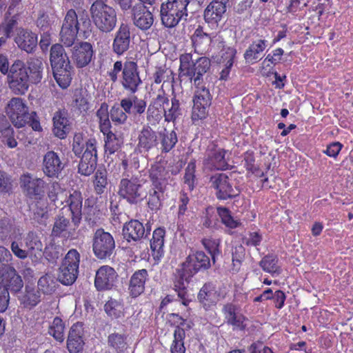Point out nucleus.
I'll list each match as a JSON object with an SVG mask.
<instances>
[{"label": "nucleus", "mask_w": 353, "mask_h": 353, "mask_svg": "<svg viewBox=\"0 0 353 353\" xmlns=\"http://www.w3.org/2000/svg\"><path fill=\"white\" fill-rule=\"evenodd\" d=\"M80 21L83 28H90V20L87 14L79 20L75 10L70 8L66 12L59 32V40L65 46L71 47L74 43L80 30Z\"/></svg>", "instance_id": "obj_1"}, {"label": "nucleus", "mask_w": 353, "mask_h": 353, "mask_svg": "<svg viewBox=\"0 0 353 353\" xmlns=\"http://www.w3.org/2000/svg\"><path fill=\"white\" fill-rule=\"evenodd\" d=\"M190 0H167L161 5L160 16L162 24L168 28L176 27L188 15Z\"/></svg>", "instance_id": "obj_2"}, {"label": "nucleus", "mask_w": 353, "mask_h": 353, "mask_svg": "<svg viewBox=\"0 0 353 353\" xmlns=\"http://www.w3.org/2000/svg\"><path fill=\"white\" fill-rule=\"evenodd\" d=\"M7 82L11 92L15 95L25 94L30 87V76L26 63L16 59L10 65V72L7 76Z\"/></svg>", "instance_id": "obj_3"}, {"label": "nucleus", "mask_w": 353, "mask_h": 353, "mask_svg": "<svg viewBox=\"0 0 353 353\" xmlns=\"http://www.w3.org/2000/svg\"><path fill=\"white\" fill-rule=\"evenodd\" d=\"M144 181L140 176L130 175L121 179L119 184L118 195L130 204H137L144 197Z\"/></svg>", "instance_id": "obj_4"}, {"label": "nucleus", "mask_w": 353, "mask_h": 353, "mask_svg": "<svg viewBox=\"0 0 353 353\" xmlns=\"http://www.w3.org/2000/svg\"><path fill=\"white\" fill-rule=\"evenodd\" d=\"M91 18L96 28L103 33H110L117 23V14L115 8L108 5L90 9Z\"/></svg>", "instance_id": "obj_5"}, {"label": "nucleus", "mask_w": 353, "mask_h": 353, "mask_svg": "<svg viewBox=\"0 0 353 353\" xmlns=\"http://www.w3.org/2000/svg\"><path fill=\"white\" fill-rule=\"evenodd\" d=\"M80 257L76 249H70L65 254L58 274V279L62 284L70 285L75 282L79 274Z\"/></svg>", "instance_id": "obj_6"}, {"label": "nucleus", "mask_w": 353, "mask_h": 353, "mask_svg": "<svg viewBox=\"0 0 353 353\" xmlns=\"http://www.w3.org/2000/svg\"><path fill=\"white\" fill-rule=\"evenodd\" d=\"M92 252L99 260L110 259L115 249L113 236L103 228L97 229L94 233L92 244Z\"/></svg>", "instance_id": "obj_7"}, {"label": "nucleus", "mask_w": 353, "mask_h": 353, "mask_svg": "<svg viewBox=\"0 0 353 353\" xmlns=\"http://www.w3.org/2000/svg\"><path fill=\"white\" fill-rule=\"evenodd\" d=\"M193 274L181 264L176 270L172 279V289L176 293L179 301L185 307H188L192 299L187 285L192 281Z\"/></svg>", "instance_id": "obj_8"}, {"label": "nucleus", "mask_w": 353, "mask_h": 353, "mask_svg": "<svg viewBox=\"0 0 353 353\" xmlns=\"http://www.w3.org/2000/svg\"><path fill=\"white\" fill-rule=\"evenodd\" d=\"M193 97V106L191 119L193 122L205 119L208 115L209 108L212 103V97L209 89L205 86L196 87Z\"/></svg>", "instance_id": "obj_9"}, {"label": "nucleus", "mask_w": 353, "mask_h": 353, "mask_svg": "<svg viewBox=\"0 0 353 353\" xmlns=\"http://www.w3.org/2000/svg\"><path fill=\"white\" fill-rule=\"evenodd\" d=\"M6 113L12 123L18 128L24 127L31 119L24 100L19 97H13L8 101Z\"/></svg>", "instance_id": "obj_10"}, {"label": "nucleus", "mask_w": 353, "mask_h": 353, "mask_svg": "<svg viewBox=\"0 0 353 353\" xmlns=\"http://www.w3.org/2000/svg\"><path fill=\"white\" fill-rule=\"evenodd\" d=\"M228 150L219 148L216 144L212 143L208 145L203 164L205 168L213 170H227L230 168L228 159L226 154Z\"/></svg>", "instance_id": "obj_11"}, {"label": "nucleus", "mask_w": 353, "mask_h": 353, "mask_svg": "<svg viewBox=\"0 0 353 353\" xmlns=\"http://www.w3.org/2000/svg\"><path fill=\"white\" fill-rule=\"evenodd\" d=\"M211 187L216 190L219 200L233 199L239 195V190L233 185L232 179L225 173H216L210 178Z\"/></svg>", "instance_id": "obj_12"}, {"label": "nucleus", "mask_w": 353, "mask_h": 353, "mask_svg": "<svg viewBox=\"0 0 353 353\" xmlns=\"http://www.w3.org/2000/svg\"><path fill=\"white\" fill-rule=\"evenodd\" d=\"M229 6V0H212L203 11V19L208 25L217 28L225 18Z\"/></svg>", "instance_id": "obj_13"}, {"label": "nucleus", "mask_w": 353, "mask_h": 353, "mask_svg": "<svg viewBox=\"0 0 353 353\" xmlns=\"http://www.w3.org/2000/svg\"><path fill=\"white\" fill-rule=\"evenodd\" d=\"M142 83L139 75L138 65L134 61H126L123 63V69L121 79V84L124 90L134 94Z\"/></svg>", "instance_id": "obj_14"}, {"label": "nucleus", "mask_w": 353, "mask_h": 353, "mask_svg": "<svg viewBox=\"0 0 353 353\" xmlns=\"http://www.w3.org/2000/svg\"><path fill=\"white\" fill-rule=\"evenodd\" d=\"M65 205L61 209V214L70 212L69 216L74 227H79L82 219L83 196L79 190H73L65 199Z\"/></svg>", "instance_id": "obj_15"}, {"label": "nucleus", "mask_w": 353, "mask_h": 353, "mask_svg": "<svg viewBox=\"0 0 353 353\" xmlns=\"http://www.w3.org/2000/svg\"><path fill=\"white\" fill-rule=\"evenodd\" d=\"M117 279L116 270L110 265H103L96 271L94 287L99 292L109 291L116 285Z\"/></svg>", "instance_id": "obj_16"}, {"label": "nucleus", "mask_w": 353, "mask_h": 353, "mask_svg": "<svg viewBox=\"0 0 353 353\" xmlns=\"http://www.w3.org/2000/svg\"><path fill=\"white\" fill-rule=\"evenodd\" d=\"M225 323L232 326L233 330L244 331L247 325L248 318L243 314L238 305L233 303H227L221 309Z\"/></svg>", "instance_id": "obj_17"}, {"label": "nucleus", "mask_w": 353, "mask_h": 353, "mask_svg": "<svg viewBox=\"0 0 353 353\" xmlns=\"http://www.w3.org/2000/svg\"><path fill=\"white\" fill-rule=\"evenodd\" d=\"M97 164V140H91L88 142V148L81 155L78 166L79 172L84 176H90L94 172Z\"/></svg>", "instance_id": "obj_18"}, {"label": "nucleus", "mask_w": 353, "mask_h": 353, "mask_svg": "<svg viewBox=\"0 0 353 353\" xmlns=\"http://www.w3.org/2000/svg\"><path fill=\"white\" fill-rule=\"evenodd\" d=\"M131 18L134 26L144 32L152 26L154 21L152 12L142 3L134 5Z\"/></svg>", "instance_id": "obj_19"}, {"label": "nucleus", "mask_w": 353, "mask_h": 353, "mask_svg": "<svg viewBox=\"0 0 353 353\" xmlns=\"http://www.w3.org/2000/svg\"><path fill=\"white\" fill-rule=\"evenodd\" d=\"M194 276L199 272L208 270L211 267L210 257L203 251H196L190 254L181 263Z\"/></svg>", "instance_id": "obj_20"}, {"label": "nucleus", "mask_w": 353, "mask_h": 353, "mask_svg": "<svg viewBox=\"0 0 353 353\" xmlns=\"http://www.w3.org/2000/svg\"><path fill=\"white\" fill-rule=\"evenodd\" d=\"M45 181L39 178L32 179L30 174L21 177V186L26 195L31 199H41L44 195Z\"/></svg>", "instance_id": "obj_21"}, {"label": "nucleus", "mask_w": 353, "mask_h": 353, "mask_svg": "<svg viewBox=\"0 0 353 353\" xmlns=\"http://www.w3.org/2000/svg\"><path fill=\"white\" fill-rule=\"evenodd\" d=\"M137 148L140 152H149L159 144L157 132L152 127L145 124L138 133Z\"/></svg>", "instance_id": "obj_22"}, {"label": "nucleus", "mask_w": 353, "mask_h": 353, "mask_svg": "<svg viewBox=\"0 0 353 353\" xmlns=\"http://www.w3.org/2000/svg\"><path fill=\"white\" fill-rule=\"evenodd\" d=\"M65 167L59 155L54 151L47 152L43 158L42 171L49 178H58Z\"/></svg>", "instance_id": "obj_23"}, {"label": "nucleus", "mask_w": 353, "mask_h": 353, "mask_svg": "<svg viewBox=\"0 0 353 353\" xmlns=\"http://www.w3.org/2000/svg\"><path fill=\"white\" fill-rule=\"evenodd\" d=\"M14 41L21 50L32 53L37 47L38 36L29 29L19 28L17 30Z\"/></svg>", "instance_id": "obj_24"}, {"label": "nucleus", "mask_w": 353, "mask_h": 353, "mask_svg": "<svg viewBox=\"0 0 353 353\" xmlns=\"http://www.w3.org/2000/svg\"><path fill=\"white\" fill-rule=\"evenodd\" d=\"M83 335V324L80 322L74 323L67 339V348L70 353H81L83 351L85 345Z\"/></svg>", "instance_id": "obj_25"}, {"label": "nucleus", "mask_w": 353, "mask_h": 353, "mask_svg": "<svg viewBox=\"0 0 353 353\" xmlns=\"http://www.w3.org/2000/svg\"><path fill=\"white\" fill-rule=\"evenodd\" d=\"M149 280L148 272L146 269L136 270L130 276L128 283V293L132 298H137L145 290L146 282Z\"/></svg>", "instance_id": "obj_26"}, {"label": "nucleus", "mask_w": 353, "mask_h": 353, "mask_svg": "<svg viewBox=\"0 0 353 353\" xmlns=\"http://www.w3.org/2000/svg\"><path fill=\"white\" fill-rule=\"evenodd\" d=\"M131 42L130 29L127 23H122L117 31L112 43V50L117 55H122L130 48Z\"/></svg>", "instance_id": "obj_27"}, {"label": "nucleus", "mask_w": 353, "mask_h": 353, "mask_svg": "<svg viewBox=\"0 0 353 353\" xmlns=\"http://www.w3.org/2000/svg\"><path fill=\"white\" fill-rule=\"evenodd\" d=\"M169 172L165 166L161 162H155L149 170V178L152 188L159 190H165L168 185Z\"/></svg>", "instance_id": "obj_28"}, {"label": "nucleus", "mask_w": 353, "mask_h": 353, "mask_svg": "<svg viewBox=\"0 0 353 353\" xmlns=\"http://www.w3.org/2000/svg\"><path fill=\"white\" fill-rule=\"evenodd\" d=\"M93 54L92 46L88 42L82 41L74 47L72 58L77 67L81 68L90 63Z\"/></svg>", "instance_id": "obj_29"}, {"label": "nucleus", "mask_w": 353, "mask_h": 353, "mask_svg": "<svg viewBox=\"0 0 353 353\" xmlns=\"http://www.w3.org/2000/svg\"><path fill=\"white\" fill-rule=\"evenodd\" d=\"M145 234L143 224L137 219H131L124 223L122 235L127 242H137L141 240Z\"/></svg>", "instance_id": "obj_30"}, {"label": "nucleus", "mask_w": 353, "mask_h": 353, "mask_svg": "<svg viewBox=\"0 0 353 353\" xmlns=\"http://www.w3.org/2000/svg\"><path fill=\"white\" fill-rule=\"evenodd\" d=\"M0 283L4 285L12 292H19L23 286V282L14 268L7 267L4 272H0Z\"/></svg>", "instance_id": "obj_31"}, {"label": "nucleus", "mask_w": 353, "mask_h": 353, "mask_svg": "<svg viewBox=\"0 0 353 353\" xmlns=\"http://www.w3.org/2000/svg\"><path fill=\"white\" fill-rule=\"evenodd\" d=\"M0 143L8 148H15L18 145L13 128L6 117L1 114H0Z\"/></svg>", "instance_id": "obj_32"}, {"label": "nucleus", "mask_w": 353, "mask_h": 353, "mask_svg": "<svg viewBox=\"0 0 353 353\" xmlns=\"http://www.w3.org/2000/svg\"><path fill=\"white\" fill-rule=\"evenodd\" d=\"M165 230L163 228H158L153 231L150 240L152 256L155 261H159L164 255Z\"/></svg>", "instance_id": "obj_33"}, {"label": "nucleus", "mask_w": 353, "mask_h": 353, "mask_svg": "<svg viewBox=\"0 0 353 353\" xmlns=\"http://www.w3.org/2000/svg\"><path fill=\"white\" fill-rule=\"evenodd\" d=\"M21 236L19 228L10 218L4 216L0 219V241L6 243Z\"/></svg>", "instance_id": "obj_34"}, {"label": "nucleus", "mask_w": 353, "mask_h": 353, "mask_svg": "<svg viewBox=\"0 0 353 353\" xmlns=\"http://www.w3.org/2000/svg\"><path fill=\"white\" fill-rule=\"evenodd\" d=\"M215 285L212 283H205L198 293V300L205 310L215 306L217 302L216 298Z\"/></svg>", "instance_id": "obj_35"}, {"label": "nucleus", "mask_w": 353, "mask_h": 353, "mask_svg": "<svg viewBox=\"0 0 353 353\" xmlns=\"http://www.w3.org/2000/svg\"><path fill=\"white\" fill-rule=\"evenodd\" d=\"M104 136V151L107 155L119 152L123 147L124 139L122 134L114 133L111 130L103 133Z\"/></svg>", "instance_id": "obj_36"}, {"label": "nucleus", "mask_w": 353, "mask_h": 353, "mask_svg": "<svg viewBox=\"0 0 353 353\" xmlns=\"http://www.w3.org/2000/svg\"><path fill=\"white\" fill-rule=\"evenodd\" d=\"M53 132L54 135L63 139L66 137L70 130V122L64 111H57L52 118Z\"/></svg>", "instance_id": "obj_37"}, {"label": "nucleus", "mask_w": 353, "mask_h": 353, "mask_svg": "<svg viewBox=\"0 0 353 353\" xmlns=\"http://www.w3.org/2000/svg\"><path fill=\"white\" fill-rule=\"evenodd\" d=\"M120 105L125 112L134 115H141L145 112L147 107L146 101L137 96L122 99Z\"/></svg>", "instance_id": "obj_38"}, {"label": "nucleus", "mask_w": 353, "mask_h": 353, "mask_svg": "<svg viewBox=\"0 0 353 353\" xmlns=\"http://www.w3.org/2000/svg\"><path fill=\"white\" fill-rule=\"evenodd\" d=\"M50 61L52 69L66 66L70 64L69 58L63 46L60 43L53 44L50 48Z\"/></svg>", "instance_id": "obj_39"}, {"label": "nucleus", "mask_w": 353, "mask_h": 353, "mask_svg": "<svg viewBox=\"0 0 353 353\" xmlns=\"http://www.w3.org/2000/svg\"><path fill=\"white\" fill-rule=\"evenodd\" d=\"M194 65L192 83L195 87H198L203 83V75L210 69L211 61L206 57H201L196 60Z\"/></svg>", "instance_id": "obj_40"}, {"label": "nucleus", "mask_w": 353, "mask_h": 353, "mask_svg": "<svg viewBox=\"0 0 353 353\" xmlns=\"http://www.w3.org/2000/svg\"><path fill=\"white\" fill-rule=\"evenodd\" d=\"M65 214H60L55 219L52 230V235L54 237H63L68 239L72 236L71 232L69 230L70 225V220L65 217Z\"/></svg>", "instance_id": "obj_41"}, {"label": "nucleus", "mask_w": 353, "mask_h": 353, "mask_svg": "<svg viewBox=\"0 0 353 353\" xmlns=\"http://www.w3.org/2000/svg\"><path fill=\"white\" fill-rule=\"evenodd\" d=\"M28 73L32 83L37 84L41 82L43 78V64L39 58H31L27 62Z\"/></svg>", "instance_id": "obj_42"}, {"label": "nucleus", "mask_w": 353, "mask_h": 353, "mask_svg": "<svg viewBox=\"0 0 353 353\" xmlns=\"http://www.w3.org/2000/svg\"><path fill=\"white\" fill-rule=\"evenodd\" d=\"M19 301L24 307L31 309L40 303V292L34 288L26 285L25 292L20 296Z\"/></svg>", "instance_id": "obj_43"}, {"label": "nucleus", "mask_w": 353, "mask_h": 353, "mask_svg": "<svg viewBox=\"0 0 353 353\" xmlns=\"http://www.w3.org/2000/svg\"><path fill=\"white\" fill-rule=\"evenodd\" d=\"M267 42L265 39L254 41L244 53L243 57L245 61L248 63L256 61L259 58L260 54L266 48Z\"/></svg>", "instance_id": "obj_44"}, {"label": "nucleus", "mask_w": 353, "mask_h": 353, "mask_svg": "<svg viewBox=\"0 0 353 353\" xmlns=\"http://www.w3.org/2000/svg\"><path fill=\"white\" fill-rule=\"evenodd\" d=\"M180 65L179 68V77H188L190 82L192 83V77H194V65L192 61V55L190 53L182 54L179 57Z\"/></svg>", "instance_id": "obj_45"}, {"label": "nucleus", "mask_w": 353, "mask_h": 353, "mask_svg": "<svg viewBox=\"0 0 353 353\" xmlns=\"http://www.w3.org/2000/svg\"><path fill=\"white\" fill-rule=\"evenodd\" d=\"M278 263V257L276 255L268 254L259 261V266L267 273L279 275L281 273V268Z\"/></svg>", "instance_id": "obj_46"}, {"label": "nucleus", "mask_w": 353, "mask_h": 353, "mask_svg": "<svg viewBox=\"0 0 353 353\" xmlns=\"http://www.w3.org/2000/svg\"><path fill=\"white\" fill-rule=\"evenodd\" d=\"M53 70L54 77L58 85L62 88H67L72 81V67L70 64L68 68L66 66H61Z\"/></svg>", "instance_id": "obj_47"}, {"label": "nucleus", "mask_w": 353, "mask_h": 353, "mask_svg": "<svg viewBox=\"0 0 353 353\" xmlns=\"http://www.w3.org/2000/svg\"><path fill=\"white\" fill-rule=\"evenodd\" d=\"M192 46L195 52L202 50L203 47L208 46L211 41V37L203 31V28L199 26L191 36Z\"/></svg>", "instance_id": "obj_48"}, {"label": "nucleus", "mask_w": 353, "mask_h": 353, "mask_svg": "<svg viewBox=\"0 0 353 353\" xmlns=\"http://www.w3.org/2000/svg\"><path fill=\"white\" fill-rule=\"evenodd\" d=\"M178 142V137L174 130L165 131L160 133V143L161 153L166 154L170 152Z\"/></svg>", "instance_id": "obj_49"}, {"label": "nucleus", "mask_w": 353, "mask_h": 353, "mask_svg": "<svg viewBox=\"0 0 353 353\" xmlns=\"http://www.w3.org/2000/svg\"><path fill=\"white\" fill-rule=\"evenodd\" d=\"M96 116L98 119L99 130L102 133L111 130L110 114L108 112V105L105 102L101 104L99 108L97 110Z\"/></svg>", "instance_id": "obj_50"}, {"label": "nucleus", "mask_w": 353, "mask_h": 353, "mask_svg": "<svg viewBox=\"0 0 353 353\" xmlns=\"http://www.w3.org/2000/svg\"><path fill=\"white\" fill-rule=\"evenodd\" d=\"M104 310L112 318L119 319L124 316V305L121 300L109 299L104 305Z\"/></svg>", "instance_id": "obj_51"}, {"label": "nucleus", "mask_w": 353, "mask_h": 353, "mask_svg": "<svg viewBox=\"0 0 353 353\" xmlns=\"http://www.w3.org/2000/svg\"><path fill=\"white\" fill-rule=\"evenodd\" d=\"M108 345L117 353H123L127 349V336L123 334L112 333L108 337Z\"/></svg>", "instance_id": "obj_52"}, {"label": "nucleus", "mask_w": 353, "mask_h": 353, "mask_svg": "<svg viewBox=\"0 0 353 353\" xmlns=\"http://www.w3.org/2000/svg\"><path fill=\"white\" fill-rule=\"evenodd\" d=\"M64 330L65 323L63 320L59 316L54 317L49 326L48 334L57 342L63 343L65 340Z\"/></svg>", "instance_id": "obj_53"}, {"label": "nucleus", "mask_w": 353, "mask_h": 353, "mask_svg": "<svg viewBox=\"0 0 353 353\" xmlns=\"http://www.w3.org/2000/svg\"><path fill=\"white\" fill-rule=\"evenodd\" d=\"M165 190H159L154 188H151L147 196L148 207L152 211L159 210L162 206V201Z\"/></svg>", "instance_id": "obj_54"}, {"label": "nucleus", "mask_w": 353, "mask_h": 353, "mask_svg": "<svg viewBox=\"0 0 353 353\" xmlns=\"http://www.w3.org/2000/svg\"><path fill=\"white\" fill-rule=\"evenodd\" d=\"M245 250L242 245L235 246L232 252V273H238L245 260Z\"/></svg>", "instance_id": "obj_55"}, {"label": "nucleus", "mask_w": 353, "mask_h": 353, "mask_svg": "<svg viewBox=\"0 0 353 353\" xmlns=\"http://www.w3.org/2000/svg\"><path fill=\"white\" fill-rule=\"evenodd\" d=\"M91 140H96L94 138L85 139L82 132L74 134L72 141V152L77 157H80L88 148V142Z\"/></svg>", "instance_id": "obj_56"}, {"label": "nucleus", "mask_w": 353, "mask_h": 353, "mask_svg": "<svg viewBox=\"0 0 353 353\" xmlns=\"http://www.w3.org/2000/svg\"><path fill=\"white\" fill-rule=\"evenodd\" d=\"M185 332L183 329L174 330V339L170 345L171 353H185V347L184 346V339Z\"/></svg>", "instance_id": "obj_57"}, {"label": "nucleus", "mask_w": 353, "mask_h": 353, "mask_svg": "<svg viewBox=\"0 0 353 353\" xmlns=\"http://www.w3.org/2000/svg\"><path fill=\"white\" fill-rule=\"evenodd\" d=\"M217 212L221 222L229 229H235L241 225V222L235 220L231 214L230 210L225 207L217 208Z\"/></svg>", "instance_id": "obj_58"}, {"label": "nucleus", "mask_w": 353, "mask_h": 353, "mask_svg": "<svg viewBox=\"0 0 353 353\" xmlns=\"http://www.w3.org/2000/svg\"><path fill=\"white\" fill-rule=\"evenodd\" d=\"M171 106L166 109L165 121L167 122H174L182 115V110L179 100L176 96L171 99Z\"/></svg>", "instance_id": "obj_59"}, {"label": "nucleus", "mask_w": 353, "mask_h": 353, "mask_svg": "<svg viewBox=\"0 0 353 353\" xmlns=\"http://www.w3.org/2000/svg\"><path fill=\"white\" fill-rule=\"evenodd\" d=\"M236 54V50L233 47H228L225 49V59L227 60L225 68L220 72V79L227 80L234 63V59Z\"/></svg>", "instance_id": "obj_60"}, {"label": "nucleus", "mask_w": 353, "mask_h": 353, "mask_svg": "<svg viewBox=\"0 0 353 353\" xmlns=\"http://www.w3.org/2000/svg\"><path fill=\"white\" fill-rule=\"evenodd\" d=\"M25 245L30 254H33L34 250L41 251L43 248L42 242L36 232H29L26 236Z\"/></svg>", "instance_id": "obj_61"}, {"label": "nucleus", "mask_w": 353, "mask_h": 353, "mask_svg": "<svg viewBox=\"0 0 353 353\" xmlns=\"http://www.w3.org/2000/svg\"><path fill=\"white\" fill-rule=\"evenodd\" d=\"M201 243L204 248L210 254L213 261H215V257L221 253L219 250L221 241L218 239L212 237L203 238L201 240Z\"/></svg>", "instance_id": "obj_62"}, {"label": "nucleus", "mask_w": 353, "mask_h": 353, "mask_svg": "<svg viewBox=\"0 0 353 353\" xmlns=\"http://www.w3.org/2000/svg\"><path fill=\"white\" fill-rule=\"evenodd\" d=\"M57 281L52 276L46 274L38 281V288L44 294H52L56 290Z\"/></svg>", "instance_id": "obj_63"}, {"label": "nucleus", "mask_w": 353, "mask_h": 353, "mask_svg": "<svg viewBox=\"0 0 353 353\" xmlns=\"http://www.w3.org/2000/svg\"><path fill=\"white\" fill-rule=\"evenodd\" d=\"M93 184L94 191L97 194L101 195L104 192L108 185L107 174L105 170H98L96 172Z\"/></svg>", "instance_id": "obj_64"}]
</instances>
